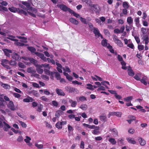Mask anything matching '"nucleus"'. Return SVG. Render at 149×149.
I'll list each match as a JSON object with an SVG mask.
<instances>
[{
    "mask_svg": "<svg viewBox=\"0 0 149 149\" xmlns=\"http://www.w3.org/2000/svg\"><path fill=\"white\" fill-rule=\"evenodd\" d=\"M65 89L66 91L69 93H73L75 92H77L78 90L74 87L70 86H67L65 87Z\"/></svg>",
    "mask_w": 149,
    "mask_h": 149,
    "instance_id": "1",
    "label": "nucleus"
},
{
    "mask_svg": "<svg viewBox=\"0 0 149 149\" xmlns=\"http://www.w3.org/2000/svg\"><path fill=\"white\" fill-rule=\"evenodd\" d=\"M113 40L120 47L123 46V45L121 41L118 39V37L116 35H114L113 37Z\"/></svg>",
    "mask_w": 149,
    "mask_h": 149,
    "instance_id": "2",
    "label": "nucleus"
},
{
    "mask_svg": "<svg viewBox=\"0 0 149 149\" xmlns=\"http://www.w3.org/2000/svg\"><path fill=\"white\" fill-rule=\"evenodd\" d=\"M122 115L121 113L119 112H110L108 115V117L109 118L111 116L115 115L118 117H120Z\"/></svg>",
    "mask_w": 149,
    "mask_h": 149,
    "instance_id": "3",
    "label": "nucleus"
},
{
    "mask_svg": "<svg viewBox=\"0 0 149 149\" xmlns=\"http://www.w3.org/2000/svg\"><path fill=\"white\" fill-rule=\"evenodd\" d=\"M59 7L62 10L64 11H68L70 13L71 11L72 10L68 8L65 5L62 4L59 6Z\"/></svg>",
    "mask_w": 149,
    "mask_h": 149,
    "instance_id": "4",
    "label": "nucleus"
},
{
    "mask_svg": "<svg viewBox=\"0 0 149 149\" xmlns=\"http://www.w3.org/2000/svg\"><path fill=\"white\" fill-rule=\"evenodd\" d=\"M91 7L94 8V10L96 14H97L99 13L100 10V8L98 5L92 4Z\"/></svg>",
    "mask_w": 149,
    "mask_h": 149,
    "instance_id": "5",
    "label": "nucleus"
},
{
    "mask_svg": "<svg viewBox=\"0 0 149 149\" xmlns=\"http://www.w3.org/2000/svg\"><path fill=\"white\" fill-rule=\"evenodd\" d=\"M7 107L12 111H14L16 110L13 103L12 101H10L9 102L8 104H7Z\"/></svg>",
    "mask_w": 149,
    "mask_h": 149,
    "instance_id": "6",
    "label": "nucleus"
},
{
    "mask_svg": "<svg viewBox=\"0 0 149 149\" xmlns=\"http://www.w3.org/2000/svg\"><path fill=\"white\" fill-rule=\"evenodd\" d=\"M56 91L57 94L59 96H64L65 95L63 91L61 89L56 88Z\"/></svg>",
    "mask_w": 149,
    "mask_h": 149,
    "instance_id": "7",
    "label": "nucleus"
},
{
    "mask_svg": "<svg viewBox=\"0 0 149 149\" xmlns=\"http://www.w3.org/2000/svg\"><path fill=\"white\" fill-rule=\"evenodd\" d=\"M147 77L145 75H143V77H141V78L140 81L144 85L146 86L147 85Z\"/></svg>",
    "mask_w": 149,
    "mask_h": 149,
    "instance_id": "8",
    "label": "nucleus"
},
{
    "mask_svg": "<svg viewBox=\"0 0 149 149\" xmlns=\"http://www.w3.org/2000/svg\"><path fill=\"white\" fill-rule=\"evenodd\" d=\"M11 57L13 59L16 61H18L21 59L19 55L15 52L13 53L12 54Z\"/></svg>",
    "mask_w": 149,
    "mask_h": 149,
    "instance_id": "9",
    "label": "nucleus"
},
{
    "mask_svg": "<svg viewBox=\"0 0 149 149\" xmlns=\"http://www.w3.org/2000/svg\"><path fill=\"white\" fill-rule=\"evenodd\" d=\"M3 51L5 56L9 57H10V53H12L11 50L6 49H4Z\"/></svg>",
    "mask_w": 149,
    "mask_h": 149,
    "instance_id": "10",
    "label": "nucleus"
},
{
    "mask_svg": "<svg viewBox=\"0 0 149 149\" xmlns=\"http://www.w3.org/2000/svg\"><path fill=\"white\" fill-rule=\"evenodd\" d=\"M17 13L20 15L23 14L25 16L28 15L26 11L19 8H17Z\"/></svg>",
    "mask_w": 149,
    "mask_h": 149,
    "instance_id": "11",
    "label": "nucleus"
},
{
    "mask_svg": "<svg viewBox=\"0 0 149 149\" xmlns=\"http://www.w3.org/2000/svg\"><path fill=\"white\" fill-rule=\"evenodd\" d=\"M141 75V72L136 73L134 78L137 81H140L141 77H142Z\"/></svg>",
    "mask_w": 149,
    "mask_h": 149,
    "instance_id": "12",
    "label": "nucleus"
},
{
    "mask_svg": "<svg viewBox=\"0 0 149 149\" xmlns=\"http://www.w3.org/2000/svg\"><path fill=\"white\" fill-rule=\"evenodd\" d=\"M68 102L71 103L70 106L73 107H75L77 105V102L76 101H73L71 99L69 100Z\"/></svg>",
    "mask_w": 149,
    "mask_h": 149,
    "instance_id": "13",
    "label": "nucleus"
},
{
    "mask_svg": "<svg viewBox=\"0 0 149 149\" xmlns=\"http://www.w3.org/2000/svg\"><path fill=\"white\" fill-rule=\"evenodd\" d=\"M126 140L129 143L132 144H135L136 143V141L133 138L127 137L126 138Z\"/></svg>",
    "mask_w": 149,
    "mask_h": 149,
    "instance_id": "14",
    "label": "nucleus"
},
{
    "mask_svg": "<svg viewBox=\"0 0 149 149\" xmlns=\"http://www.w3.org/2000/svg\"><path fill=\"white\" fill-rule=\"evenodd\" d=\"M138 141L141 145L142 146H144L145 145L146 143V141L142 138L139 137L138 139Z\"/></svg>",
    "mask_w": 149,
    "mask_h": 149,
    "instance_id": "15",
    "label": "nucleus"
},
{
    "mask_svg": "<svg viewBox=\"0 0 149 149\" xmlns=\"http://www.w3.org/2000/svg\"><path fill=\"white\" fill-rule=\"evenodd\" d=\"M127 22L130 25H132L133 23V19L131 17H128L127 18Z\"/></svg>",
    "mask_w": 149,
    "mask_h": 149,
    "instance_id": "16",
    "label": "nucleus"
},
{
    "mask_svg": "<svg viewBox=\"0 0 149 149\" xmlns=\"http://www.w3.org/2000/svg\"><path fill=\"white\" fill-rule=\"evenodd\" d=\"M9 61L6 59H3L1 61V64L3 66L8 64Z\"/></svg>",
    "mask_w": 149,
    "mask_h": 149,
    "instance_id": "17",
    "label": "nucleus"
},
{
    "mask_svg": "<svg viewBox=\"0 0 149 149\" xmlns=\"http://www.w3.org/2000/svg\"><path fill=\"white\" fill-rule=\"evenodd\" d=\"M128 74L132 77L134 75V72L132 70L131 68H128Z\"/></svg>",
    "mask_w": 149,
    "mask_h": 149,
    "instance_id": "18",
    "label": "nucleus"
},
{
    "mask_svg": "<svg viewBox=\"0 0 149 149\" xmlns=\"http://www.w3.org/2000/svg\"><path fill=\"white\" fill-rule=\"evenodd\" d=\"M93 33L95 34V36H97L98 37L100 36V32L97 28H94Z\"/></svg>",
    "mask_w": 149,
    "mask_h": 149,
    "instance_id": "19",
    "label": "nucleus"
},
{
    "mask_svg": "<svg viewBox=\"0 0 149 149\" xmlns=\"http://www.w3.org/2000/svg\"><path fill=\"white\" fill-rule=\"evenodd\" d=\"M143 40L145 41V44L146 45H147L149 42V38L147 35H146L143 36Z\"/></svg>",
    "mask_w": 149,
    "mask_h": 149,
    "instance_id": "20",
    "label": "nucleus"
},
{
    "mask_svg": "<svg viewBox=\"0 0 149 149\" xmlns=\"http://www.w3.org/2000/svg\"><path fill=\"white\" fill-rule=\"evenodd\" d=\"M22 4L26 6L27 8L29 9L31 7V5L30 3L26 1H22Z\"/></svg>",
    "mask_w": 149,
    "mask_h": 149,
    "instance_id": "21",
    "label": "nucleus"
},
{
    "mask_svg": "<svg viewBox=\"0 0 149 149\" xmlns=\"http://www.w3.org/2000/svg\"><path fill=\"white\" fill-rule=\"evenodd\" d=\"M8 9L11 12L15 13L16 12L17 13V8L14 7H11L9 8Z\"/></svg>",
    "mask_w": 149,
    "mask_h": 149,
    "instance_id": "22",
    "label": "nucleus"
},
{
    "mask_svg": "<svg viewBox=\"0 0 149 149\" xmlns=\"http://www.w3.org/2000/svg\"><path fill=\"white\" fill-rule=\"evenodd\" d=\"M83 2H85L86 4L91 7L93 4H92L91 0H81Z\"/></svg>",
    "mask_w": 149,
    "mask_h": 149,
    "instance_id": "23",
    "label": "nucleus"
},
{
    "mask_svg": "<svg viewBox=\"0 0 149 149\" xmlns=\"http://www.w3.org/2000/svg\"><path fill=\"white\" fill-rule=\"evenodd\" d=\"M27 72L29 73H31L33 74L36 72L35 70H34L32 68L30 67L28 68L27 69Z\"/></svg>",
    "mask_w": 149,
    "mask_h": 149,
    "instance_id": "24",
    "label": "nucleus"
},
{
    "mask_svg": "<svg viewBox=\"0 0 149 149\" xmlns=\"http://www.w3.org/2000/svg\"><path fill=\"white\" fill-rule=\"evenodd\" d=\"M70 21L72 23L75 25H77L78 24V22L77 20L72 18L70 19Z\"/></svg>",
    "mask_w": 149,
    "mask_h": 149,
    "instance_id": "25",
    "label": "nucleus"
},
{
    "mask_svg": "<svg viewBox=\"0 0 149 149\" xmlns=\"http://www.w3.org/2000/svg\"><path fill=\"white\" fill-rule=\"evenodd\" d=\"M56 127L58 129H61L62 128V124L61 122H58L55 125Z\"/></svg>",
    "mask_w": 149,
    "mask_h": 149,
    "instance_id": "26",
    "label": "nucleus"
},
{
    "mask_svg": "<svg viewBox=\"0 0 149 149\" xmlns=\"http://www.w3.org/2000/svg\"><path fill=\"white\" fill-rule=\"evenodd\" d=\"M3 123L6 126L4 127V130L6 131H7L8 130V129H10V126L8 124H7L5 121L3 122Z\"/></svg>",
    "mask_w": 149,
    "mask_h": 149,
    "instance_id": "27",
    "label": "nucleus"
},
{
    "mask_svg": "<svg viewBox=\"0 0 149 149\" xmlns=\"http://www.w3.org/2000/svg\"><path fill=\"white\" fill-rule=\"evenodd\" d=\"M29 60L31 63L34 64L35 65H36V64L37 63V61L36 60L34 59L33 58H30L29 59Z\"/></svg>",
    "mask_w": 149,
    "mask_h": 149,
    "instance_id": "28",
    "label": "nucleus"
},
{
    "mask_svg": "<svg viewBox=\"0 0 149 149\" xmlns=\"http://www.w3.org/2000/svg\"><path fill=\"white\" fill-rule=\"evenodd\" d=\"M111 131L113 132V134L114 137H117L118 136V132L117 130L115 128L113 129Z\"/></svg>",
    "mask_w": 149,
    "mask_h": 149,
    "instance_id": "29",
    "label": "nucleus"
},
{
    "mask_svg": "<svg viewBox=\"0 0 149 149\" xmlns=\"http://www.w3.org/2000/svg\"><path fill=\"white\" fill-rule=\"evenodd\" d=\"M133 97L132 96H129L127 97L124 98L125 101L127 102H129L132 100L133 99Z\"/></svg>",
    "mask_w": 149,
    "mask_h": 149,
    "instance_id": "30",
    "label": "nucleus"
},
{
    "mask_svg": "<svg viewBox=\"0 0 149 149\" xmlns=\"http://www.w3.org/2000/svg\"><path fill=\"white\" fill-rule=\"evenodd\" d=\"M120 63L122 65V68L123 70H126L127 67L125 66L126 65V63L124 61H123L121 62Z\"/></svg>",
    "mask_w": 149,
    "mask_h": 149,
    "instance_id": "31",
    "label": "nucleus"
},
{
    "mask_svg": "<svg viewBox=\"0 0 149 149\" xmlns=\"http://www.w3.org/2000/svg\"><path fill=\"white\" fill-rule=\"evenodd\" d=\"M109 141L110 142L112 145H115L116 143V141L114 138H111L109 139Z\"/></svg>",
    "mask_w": 149,
    "mask_h": 149,
    "instance_id": "32",
    "label": "nucleus"
},
{
    "mask_svg": "<svg viewBox=\"0 0 149 149\" xmlns=\"http://www.w3.org/2000/svg\"><path fill=\"white\" fill-rule=\"evenodd\" d=\"M29 50L31 52L34 53L36 51V49L35 48L32 47H27Z\"/></svg>",
    "mask_w": 149,
    "mask_h": 149,
    "instance_id": "33",
    "label": "nucleus"
},
{
    "mask_svg": "<svg viewBox=\"0 0 149 149\" xmlns=\"http://www.w3.org/2000/svg\"><path fill=\"white\" fill-rule=\"evenodd\" d=\"M79 108L83 110H86L87 109V106L85 104H81Z\"/></svg>",
    "mask_w": 149,
    "mask_h": 149,
    "instance_id": "34",
    "label": "nucleus"
},
{
    "mask_svg": "<svg viewBox=\"0 0 149 149\" xmlns=\"http://www.w3.org/2000/svg\"><path fill=\"white\" fill-rule=\"evenodd\" d=\"M62 113V111L60 110L57 111L55 113V116L56 117L58 118L60 114Z\"/></svg>",
    "mask_w": 149,
    "mask_h": 149,
    "instance_id": "35",
    "label": "nucleus"
},
{
    "mask_svg": "<svg viewBox=\"0 0 149 149\" xmlns=\"http://www.w3.org/2000/svg\"><path fill=\"white\" fill-rule=\"evenodd\" d=\"M28 10L30 11H31L32 12L34 13H36L38 12L37 9H36L35 8H33L31 6L29 7Z\"/></svg>",
    "mask_w": 149,
    "mask_h": 149,
    "instance_id": "36",
    "label": "nucleus"
},
{
    "mask_svg": "<svg viewBox=\"0 0 149 149\" xmlns=\"http://www.w3.org/2000/svg\"><path fill=\"white\" fill-rule=\"evenodd\" d=\"M87 86H88L86 87L87 89L91 90H94V88H93V86L91 84H86Z\"/></svg>",
    "mask_w": 149,
    "mask_h": 149,
    "instance_id": "37",
    "label": "nucleus"
},
{
    "mask_svg": "<svg viewBox=\"0 0 149 149\" xmlns=\"http://www.w3.org/2000/svg\"><path fill=\"white\" fill-rule=\"evenodd\" d=\"M8 11V8L5 7L3 6H2L0 5V11Z\"/></svg>",
    "mask_w": 149,
    "mask_h": 149,
    "instance_id": "38",
    "label": "nucleus"
},
{
    "mask_svg": "<svg viewBox=\"0 0 149 149\" xmlns=\"http://www.w3.org/2000/svg\"><path fill=\"white\" fill-rule=\"evenodd\" d=\"M16 44L17 45L21 47H22L24 45L27 46L28 45L27 44H25L24 43L20 42H16Z\"/></svg>",
    "mask_w": 149,
    "mask_h": 149,
    "instance_id": "39",
    "label": "nucleus"
},
{
    "mask_svg": "<svg viewBox=\"0 0 149 149\" xmlns=\"http://www.w3.org/2000/svg\"><path fill=\"white\" fill-rule=\"evenodd\" d=\"M8 63L11 65L13 66H15L16 65V63L15 61H13L12 60H10V61H9Z\"/></svg>",
    "mask_w": 149,
    "mask_h": 149,
    "instance_id": "40",
    "label": "nucleus"
},
{
    "mask_svg": "<svg viewBox=\"0 0 149 149\" xmlns=\"http://www.w3.org/2000/svg\"><path fill=\"white\" fill-rule=\"evenodd\" d=\"M134 21L135 22L136 25L138 26L139 23V17H137L135 18L134 19Z\"/></svg>",
    "mask_w": 149,
    "mask_h": 149,
    "instance_id": "41",
    "label": "nucleus"
},
{
    "mask_svg": "<svg viewBox=\"0 0 149 149\" xmlns=\"http://www.w3.org/2000/svg\"><path fill=\"white\" fill-rule=\"evenodd\" d=\"M6 102L2 97H0V107L4 106V103Z\"/></svg>",
    "mask_w": 149,
    "mask_h": 149,
    "instance_id": "42",
    "label": "nucleus"
},
{
    "mask_svg": "<svg viewBox=\"0 0 149 149\" xmlns=\"http://www.w3.org/2000/svg\"><path fill=\"white\" fill-rule=\"evenodd\" d=\"M43 105L41 104H40L38 106V109L37 111L39 112L41 111V110L43 108Z\"/></svg>",
    "mask_w": 149,
    "mask_h": 149,
    "instance_id": "43",
    "label": "nucleus"
},
{
    "mask_svg": "<svg viewBox=\"0 0 149 149\" xmlns=\"http://www.w3.org/2000/svg\"><path fill=\"white\" fill-rule=\"evenodd\" d=\"M32 93L36 97H38L39 95V94L37 91L33 90L32 91Z\"/></svg>",
    "mask_w": 149,
    "mask_h": 149,
    "instance_id": "44",
    "label": "nucleus"
},
{
    "mask_svg": "<svg viewBox=\"0 0 149 149\" xmlns=\"http://www.w3.org/2000/svg\"><path fill=\"white\" fill-rule=\"evenodd\" d=\"M36 70L38 73L39 74H42L43 72V69L40 68H37L36 69Z\"/></svg>",
    "mask_w": 149,
    "mask_h": 149,
    "instance_id": "45",
    "label": "nucleus"
},
{
    "mask_svg": "<svg viewBox=\"0 0 149 149\" xmlns=\"http://www.w3.org/2000/svg\"><path fill=\"white\" fill-rule=\"evenodd\" d=\"M35 54L39 57L40 58H42L44 56V54L42 53H40L38 52H36Z\"/></svg>",
    "mask_w": 149,
    "mask_h": 149,
    "instance_id": "46",
    "label": "nucleus"
},
{
    "mask_svg": "<svg viewBox=\"0 0 149 149\" xmlns=\"http://www.w3.org/2000/svg\"><path fill=\"white\" fill-rule=\"evenodd\" d=\"M55 77L57 80H59L61 79V76L59 73L56 72V74L55 75Z\"/></svg>",
    "mask_w": 149,
    "mask_h": 149,
    "instance_id": "47",
    "label": "nucleus"
},
{
    "mask_svg": "<svg viewBox=\"0 0 149 149\" xmlns=\"http://www.w3.org/2000/svg\"><path fill=\"white\" fill-rule=\"evenodd\" d=\"M123 7L126 8H128L129 7L128 3L126 1H125L123 2Z\"/></svg>",
    "mask_w": 149,
    "mask_h": 149,
    "instance_id": "48",
    "label": "nucleus"
},
{
    "mask_svg": "<svg viewBox=\"0 0 149 149\" xmlns=\"http://www.w3.org/2000/svg\"><path fill=\"white\" fill-rule=\"evenodd\" d=\"M107 47L109 49V51L111 53L113 54L114 53V50L112 48V47L109 44L107 46Z\"/></svg>",
    "mask_w": 149,
    "mask_h": 149,
    "instance_id": "49",
    "label": "nucleus"
},
{
    "mask_svg": "<svg viewBox=\"0 0 149 149\" xmlns=\"http://www.w3.org/2000/svg\"><path fill=\"white\" fill-rule=\"evenodd\" d=\"M70 13L72 14L74 16L77 17L78 18L79 16V14L76 13L72 10H71V11Z\"/></svg>",
    "mask_w": 149,
    "mask_h": 149,
    "instance_id": "50",
    "label": "nucleus"
},
{
    "mask_svg": "<svg viewBox=\"0 0 149 149\" xmlns=\"http://www.w3.org/2000/svg\"><path fill=\"white\" fill-rule=\"evenodd\" d=\"M79 100L81 102L86 100V97L84 96H80L79 97Z\"/></svg>",
    "mask_w": 149,
    "mask_h": 149,
    "instance_id": "51",
    "label": "nucleus"
},
{
    "mask_svg": "<svg viewBox=\"0 0 149 149\" xmlns=\"http://www.w3.org/2000/svg\"><path fill=\"white\" fill-rule=\"evenodd\" d=\"M100 118L101 121H104L107 118V117L105 116H100Z\"/></svg>",
    "mask_w": 149,
    "mask_h": 149,
    "instance_id": "52",
    "label": "nucleus"
},
{
    "mask_svg": "<svg viewBox=\"0 0 149 149\" xmlns=\"http://www.w3.org/2000/svg\"><path fill=\"white\" fill-rule=\"evenodd\" d=\"M31 140V138L29 136H26V138L24 140V141L27 143L30 142V140Z\"/></svg>",
    "mask_w": 149,
    "mask_h": 149,
    "instance_id": "53",
    "label": "nucleus"
},
{
    "mask_svg": "<svg viewBox=\"0 0 149 149\" xmlns=\"http://www.w3.org/2000/svg\"><path fill=\"white\" fill-rule=\"evenodd\" d=\"M101 44L104 46H106L107 45V43L106 40H103L102 41Z\"/></svg>",
    "mask_w": 149,
    "mask_h": 149,
    "instance_id": "54",
    "label": "nucleus"
},
{
    "mask_svg": "<svg viewBox=\"0 0 149 149\" xmlns=\"http://www.w3.org/2000/svg\"><path fill=\"white\" fill-rule=\"evenodd\" d=\"M44 71L45 73L48 75H50L51 74V72L49 70L45 69L44 70Z\"/></svg>",
    "mask_w": 149,
    "mask_h": 149,
    "instance_id": "55",
    "label": "nucleus"
},
{
    "mask_svg": "<svg viewBox=\"0 0 149 149\" xmlns=\"http://www.w3.org/2000/svg\"><path fill=\"white\" fill-rule=\"evenodd\" d=\"M1 86L5 89H8V85L7 84H4L2 82L1 83Z\"/></svg>",
    "mask_w": 149,
    "mask_h": 149,
    "instance_id": "56",
    "label": "nucleus"
},
{
    "mask_svg": "<svg viewBox=\"0 0 149 149\" xmlns=\"http://www.w3.org/2000/svg\"><path fill=\"white\" fill-rule=\"evenodd\" d=\"M19 123H20L21 126L23 127H24V128L26 127L27 126V125L25 123H24V122L22 121H20L19 122Z\"/></svg>",
    "mask_w": 149,
    "mask_h": 149,
    "instance_id": "57",
    "label": "nucleus"
},
{
    "mask_svg": "<svg viewBox=\"0 0 149 149\" xmlns=\"http://www.w3.org/2000/svg\"><path fill=\"white\" fill-rule=\"evenodd\" d=\"M18 65L19 67L22 68H24L25 66V65L23 63L21 62H19Z\"/></svg>",
    "mask_w": 149,
    "mask_h": 149,
    "instance_id": "58",
    "label": "nucleus"
},
{
    "mask_svg": "<svg viewBox=\"0 0 149 149\" xmlns=\"http://www.w3.org/2000/svg\"><path fill=\"white\" fill-rule=\"evenodd\" d=\"M68 129L69 132H70L73 131V129L72 126L70 125H68Z\"/></svg>",
    "mask_w": 149,
    "mask_h": 149,
    "instance_id": "59",
    "label": "nucleus"
},
{
    "mask_svg": "<svg viewBox=\"0 0 149 149\" xmlns=\"http://www.w3.org/2000/svg\"><path fill=\"white\" fill-rule=\"evenodd\" d=\"M72 84L74 85L75 84H78V85H81L82 84V83L80 82H79L77 80L73 81H72Z\"/></svg>",
    "mask_w": 149,
    "mask_h": 149,
    "instance_id": "60",
    "label": "nucleus"
},
{
    "mask_svg": "<svg viewBox=\"0 0 149 149\" xmlns=\"http://www.w3.org/2000/svg\"><path fill=\"white\" fill-rule=\"evenodd\" d=\"M52 104L54 106L57 107L58 105V103L55 100H53L52 102Z\"/></svg>",
    "mask_w": 149,
    "mask_h": 149,
    "instance_id": "61",
    "label": "nucleus"
},
{
    "mask_svg": "<svg viewBox=\"0 0 149 149\" xmlns=\"http://www.w3.org/2000/svg\"><path fill=\"white\" fill-rule=\"evenodd\" d=\"M23 138L22 136H19L17 139V141L18 142H21L22 141H23Z\"/></svg>",
    "mask_w": 149,
    "mask_h": 149,
    "instance_id": "62",
    "label": "nucleus"
},
{
    "mask_svg": "<svg viewBox=\"0 0 149 149\" xmlns=\"http://www.w3.org/2000/svg\"><path fill=\"white\" fill-rule=\"evenodd\" d=\"M80 20L83 23H84L85 24H87V22L86 19L85 18H84L82 17H81L80 18Z\"/></svg>",
    "mask_w": 149,
    "mask_h": 149,
    "instance_id": "63",
    "label": "nucleus"
},
{
    "mask_svg": "<svg viewBox=\"0 0 149 149\" xmlns=\"http://www.w3.org/2000/svg\"><path fill=\"white\" fill-rule=\"evenodd\" d=\"M40 98L42 100L46 102H48L49 100L48 99L46 98L45 96H42Z\"/></svg>",
    "mask_w": 149,
    "mask_h": 149,
    "instance_id": "64",
    "label": "nucleus"
}]
</instances>
